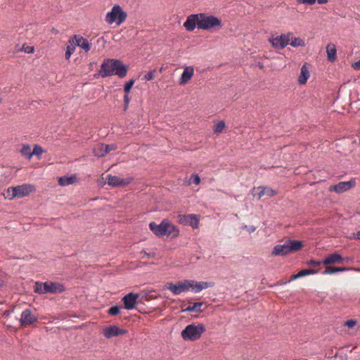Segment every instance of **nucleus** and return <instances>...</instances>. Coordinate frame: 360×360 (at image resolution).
<instances>
[{"mask_svg": "<svg viewBox=\"0 0 360 360\" xmlns=\"http://www.w3.org/2000/svg\"><path fill=\"white\" fill-rule=\"evenodd\" d=\"M222 25L223 23L220 18L205 13L191 14L184 22V27L188 32H192L195 28L205 30H219Z\"/></svg>", "mask_w": 360, "mask_h": 360, "instance_id": "1", "label": "nucleus"}, {"mask_svg": "<svg viewBox=\"0 0 360 360\" xmlns=\"http://www.w3.org/2000/svg\"><path fill=\"white\" fill-rule=\"evenodd\" d=\"M129 66L121 60L115 58H105L101 65L98 75L102 78L117 75L120 78L127 76Z\"/></svg>", "mask_w": 360, "mask_h": 360, "instance_id": "2", "label": "nucleus"}, {"mask_svg": "<svg viewBox=\"0 0 360 360\" xmlns=\"http://www.w3.org/2000/svg\"><path fill=\"white\" fill-rule=\"evenodd\" d=\"M304 247L303 242L298 240L287 239L283 245H276L271 252V256H285L298 252Z\"/></svg>", "mask_w": 360, "mask_h": 360, "instance_id": "3", "label": "nucleus"}, {"mask_svg": "<svg viewBox=\"0 0 360 360\" xmlns=\"http://www.w3.org/2000/svg\"><path fill=\"white\" fill-rule=\"evenodd\" d=\"M65 290V288L63 284L52 281H46L44 283L37 281L34 287V292L39 295L62 293Z\"/></svg>", "mask_w": 360, "mask_h": 360, "instance_id": "4", "label": "nucleus"}, {"mask_svg": "<svg viewBox=\"0 0 360 360\" xmlns=\"http://www.w3.org/2000/svg\"><path fill=\"white\" fill-rule=\"evenodd\" d=\"M205 331L206 328L203 323L195 325L193 323L185 327L181 335L186 341H195L199 340Z\"/></svg>", "mask_w": 360, "mask_h": 360, "instance_id": "5", "label": "nucleus"}, {"mask_svg": "<svg viewBox=\"0 0 360 360\" xmlns=\"http://www.w3.org/2000/svg\"><path fill=\"white\" fill-rule=\"evenodd\" d=\"M127 17V12L124 11L120 5L116 4L113 6L111 11L107 13L105 21L110 25L115 22L117 25H120L125 21Z\"/></svg>", "mask_w": 360, "mask_h": 360, "instance_id": "6", "label": "nucleus"}, {"mask_svg": "<svg viewBox=\"0 0 360 360\" xmlns=\"http://www.w3.org/2000/svg\"><path fill=\"white\" fill-rule=\"evenodd\" d=\"M192 283H193V280L185 279L175 284L172 282H167L165 283V288L171 290L174 295H179L191 289Z\"/></svg>", "mask_w": 360, "mask_h": 360, "instance_id": "7", "label": "nucleus"}, {"mask_svg": "<svg viewBox=\"0 0 360 360\" xmlns=\"http://www.w3.org/2000/svg\"><path fill=\"white\" fill-rule=\"evenodd\" d=\"M292 36V32L281 34L279 36L269 39V41L273 47L278 49H283L289 44Z\"/></svg>", "mask_w": 360, "mask_h": 360, "instance_id": "8", "label": "nucleus"}, {"mask_svg": "<svg viewBox=\"0 0 360 360\" xmlns=\"http://www.w3.org/2000/svg\"><path fill=\"white\" fill-rule=\"evenodd\" d=\"M178 221L179 224L186 226H191L193 229H198L200 222V215L191 214H179Z\"/></svg>", "mask_w": 360, "mask_h": 360, "instance_id": "9", "label": "nucleus"}, {"mask_svg": "<svg viewBox=\"0 0 360 360\" xmlns=\"http://www.w3.org/2000/svg\"><path fill=\"white\" fill-rule=\"evenodd\" d=\"M13 197L22 198L30 195L35 191V187L32 184H22L11 187Z\"/></svg>", "mask_w": 360, "mask_h": 360, "instance_id": "10", "label": "nucleus"}, {"mask_svg": "<svg viewBox=\"0 0 360 360\" xmlns=\"http://www.w3.org/2000/svg\"><path fill=\"white\" fill-rule=\"evenodd\" d=\"M150 231L159 238L167 236L168 231L167 219H163L160 224H157L155 221H151L149 224Z\"/></svg>", "mask_w": 360, "mask_h": 360, "instance_id": "11", "label": "nucleus"}, {"mask_svg": "<svg viewBox=\"0 0 360 360\" xmlns=\"http://www.w3.org/2000/svg\"><path fill=\"white\" fill-rule=\"evenodd\" d=\"M139 294L129 292L122 298L123 308L127 310H131L136 307L139 303Z\"/></svg>", "mask_w": 360, "mask_h": 360, "instance_id": "12", "label": "nucleus"}, {"mask_svg": "<svg viewBox=\"0 0 360 360\" xmlns=\"http://www.w3.org/2000/svg\"><path fill=\"white\" fill-rule=\"evenodd\" d=\"M106 179L108 185L112 187H125L132 182L134 177L129 176L126 179H121L119 176L108 174Z\"/></svg>", "mask_w": 360, "mask_h": 360, "instance_id": "13", "label": "nucleus"}, {"mask_svg": "<svg viewBox=\"0 0 360 360\" xmlns=\"http://www.w3.org/2000/svg\"><path fill=\"white\" fill-rule=\"evenodd\" d=\"M117 148L116 144H105L103 143H98L93 149V153L98 158H103L109 153L111 150Z\"/></svg>", "mask_w": 360, "mask_h": 360, "instance_id": "14", "label": "nucleus"}, {"mask_svg": "<svg viewBox=\"0 0 360 360\" xmlns=\"http://www.w3.org/2000/svg\"><path fill=\"white\" fill-rule=\"evenodd\" d=\"M356 186V181L354 179H352L347 181H340L338 184L330 186L329 187L330 191H335L337 193H342L345 191L349 190L350 188Z\"/></svg>", "mask_w": 360, "mask_h": 360, "instance_id": "15", "label": "nucleus"}, {"mask_svg": "<svg viewBox=\"0 0 360 360\" xmlns=\"http://www.w3.org/2000/svg\"><path fill=\"white\" fill-rule=\"evenodd\" d=\"M127 333L126 329L120 328L116 325H112L106 326L103 330V335L108 338H112L113 337H117L119 335H124Z\"/></svg>", "mask_w": 360, "mask_h": 360, "instance_id": "16", "label": "nucleus"}, {"mask_svg": "<svg viewBox=\"0 0 360 360\" xmlns=\"http://www.w3.org/2000/svg\"><path fill=\"white\" fill-rule=\"evenodd\" d=\"M345 259L348 257H342L340 254L335 252L328 255L323 260V264L328 266L332 264H342L345 263Z\"/></svg>", "mask_w": 360, "mask_h": 360, "instance_id": "17", "label": "nucleus"}, {"mask_svg": "<svg viewBox=\"0 0 360 360\" xmlns=\"http://www.w3.org/2000/svg\"><path fill=\"white\" fill-rule=\"evenodd\" d=\"M38 321L37 317L32 314L30 309L24 310L21 314L20 323L22 326H27Z\"/></svg>", "mask_w": 360, "mask_h": 360, "instance_id": "18", "label": "nucleus"}, {"mask_svg": "<svg viewBox=\"0 0 360 360\" xmlns=\"http://www.w3.org/2000/svg\"><path fill=\"white\" fill-rule=\"evenodd\" d=\"M72 39H74L76 46L80 47L85 51H89L91 49V44L89 43V41L86 38H84L82 36L75 34Z\"/></svg>", "mask_w": 360, "mask_h": 360, "instance_id": "19", "label": "nucleus"}, {"mask_svg": "<svg viewBox=\"0 0 360 360\" xmlns=\"http://www.w3.org/2000/svg\"><path fill=\"white\" fill-rule=\"evenodd\" d=\"M194 74V69L193 67L188 66L184 68V72L179 79V84L184 85L188 82Z\"/></svg>", "mask_w": 360, "mask_h": 360, "instance_id": "20", "label": "nucleus"}, {"mask_svg": "<svg viewBox=\"0 0 360 360\" xmlns=\"http://www.w3.org/2000/svg\"><path fill=\"white\" fill-rule=\"evenodd\" d=\"M214 285V283L212 282H206V281H200L197 282L193 281V283H192L191 290L194 292H198L203 289L212 287Z\"/></svg>", "mask_w": 360, "mask_h": 360, "instance_id": "21", "label": "nucleus"}, {"mask_svg": "<svg viewBox=\"0 0 360 360\" xmlns=\"http://www.w3.org/2000/svg\"><path fill=\"white\" fill-rule=\"evenodd\" d=\"M214 285V283L212 282H206V281H200L197 282L193 281V283H192L191 290L194 292H198L203 289L212 287Z\"/></svg>", "mask_w": 360, "mask_h": 360, "instance_id": "22", "label": "nucleus"}, {"mask_svg": "<svg viewBox=\"0 0 360 360\" xmlns=\"http://www.w3.org/2000/svg\"><path fill=\"white\" fill-rule=\"evenodd\" d=\"M327 59L328 61L333 63L337 59V49L333 44H329L326 46Z\"/></svg>", "mask_w": 360, "mask_h": 360, "instance_id": "23", "label": "nucleus"}, {"mask_svg": "<svg viewBox=\"0 0 360 360\" xmlns=\"http://www.w3.org/2000/svg\"><path fill=\"white\" fill-rule=\"evenodd\" d=\"M310 75L309 71L306 65V63L301 68L300 75L298 77L299 84L302 85L305 84L309 79Z\"/></svg>", "mask_w": 360, "mask_h": 360, "instance_id": "24", "label": "nucleus"}, {"mask_svg": "<svg viewBox=\"0 0 360 360\" xmlns=\"http://www.w3.org/2000/svg\"><path fill=\"white\" fill-rule=\"evenodd\" d=\"M77 180V176L75 174H72L70 176H63L58 178V184L60 186H65L75 183Z\"/></svg>", "mask_w": 360, "mask_h": 360, "instance_id": "25", "label": "nucleus"}, {"mask_svg": "<svg viewBox=\"0 0 360 360\" xmlns=\"http://www.w3.org/2000/svg\"><path fill=\"white\" fill-rule=\"evenodd\" d=\"M204 304L203 302H195L192 306H188L186 309H182V312H198L200 313L203 311V309H201V307Z\"/></svg>", "mask_w": 360, "mask_h": 360, "instance_id": "26", "label": "nucleus"}, {"mask_svg": "<svg viewBox=\"0 0 360 360\" xmlns=\"http://www.w3.org/2000/svg\"><path fill=\"white\" fill-rule=\"evenodd\" d=\"M167 225H168V231L169 233H167V236H171L172 238H176L179 235V228L172 224L168 219H167Z\"/></svg>", "mask_w": 360, "mask_h": 360, "instance_id": "27", "label": "nucleus"}, {"mask_svg": "<svg viewBox=\"0 0 360 360\" xmlns=\"http://www.w3.org/2000/svg\"><path fill=\"white\" fill-rule=\"evenodd\" d=\"M75 42L74 41V39H70L68 41V44H67L66 47V51H65V59L68 60L70 59L71 55L75 52Z\"/></svg>", "mask_w": 360, "mask_h": 360, "instance_id": "28", "label": "nucleus"}, {"mask_svg": "<svg viewBox=\"0 0 360 360\" xmlns=\"http://www.w3.org/2000/svg\"><path fill=\"white\" fill-rule=\"evenodd\" d=\"M289 44H290L293 47L305 46L304 41L302 39H301L300 37H294L293 35L292 36V38H290Z\"/></svg>", "mask_w": 360, "mask_h": 360, "instance_id": "29", "label": "nucleus"}, {"mask_svg": "<svg viewBox=\"0 0 360 360\" xmlns=\"http://www.w3.org/2000/svg\"><path fill=\"white\" fill-rule=\"evenodd\" d=\"M264 189L262 186L254 187L251 191L253 197L257 198V200H260L262 197L264 195Z\"/></svg>", "mask_w": 360, "mask_h": 360, "instance_id": "30", "label": "nucleus"}, {"mask_svg": "<svg viewBox=\"0 0 360 360\" xmlns=\"http://www.w3.org/2000/svg\"><path fill=\"white\" fill-rule=\"evenodd\" d=\"M32 151L31 150V147L27 144L23 145L20 150L22 155L27 158L28 159H30L32 157Z\"/></svg>", "mask_w": 360, "mask_h": 360, "instance_id": "31", "label": "nucleus"}, {"mask_svg": "<svg viewBox=\"0 0 360 360\" xmlns=\"http://www.w3.org/2000/svg\"><path fill=\"white\" fill-rule=\"evenodd\" d=\"M134 83H135V79H131L128 82H125V84L124 85V92L125 94H129Z\"/></svg>", "mask_w": 360, "mask_h": 360, "instance_id": "32", "label": "nucleus"}, {"mask_svg": "<svg viewBox=\"0 0 360 360\" xmlns=\"http://www.w3.org/2000/svg\"><path fill=\"white\" fill-rule=\"evenodd\" d=\"M121 307L116 304L110 307L108 310V314L110 316H117L120 312Z\"/></svg>", "mask_w": 360, "mask_h": 360, "instance_id": "33", "label": "nucleus"}, {"mask_svg": "<svg viewBox=\"0 0 360 360\" xmlns=\"http://www.w3.org/2000/svg\"><path fill=\"white\" fill-rule=\"evenodd\" d=\"M154 299L153 295H150V292H146L141 295H139V303L144 304L145 301H149Z\"/></svg>", "mask_w": 360, "mask_h": 360, "instance_id": "34", "label": "nucleus"}, {"mask_svg": "<svg viewBox=\"0 0 360 360\" xmlns=\"http://www.w3.org/2000/svg\"><path fill=\"white\" fill-rule=\"evenodd\" d=\"M226 124L224 121L221 120L219 121L217 124L214 125V133H220L225 128Z\"/></svg>", "mask_w": 360, "mask_h": 360, "instance_id": "35", "label": "nucleus"}, {"mask_svg": "<svg viewBox=\"0 0 360 360\" xmlns=\"http://www.w3.org/2000/svg\"><path fill=\"white\" fill-rule=\"evenodd\" d=\"M264 189V195L269 197H273L277 194V191L268 186H262Z\"/></svg>", "mask_w": 360, "mask_h": 360, "instance_id": "36", "label": "nucleus"}, {"mask_svg": "<svg viewBox=\"0 0 360 360\" xmlns=\"http://www.w3.org/2000/svg\"><path fill=\"white\" fill-rule=\"evenodd\" d=\"M44 153V149L39 145H34L33 150L32 152V155L40 156Z\"/></svg>", "mask_w": 360, "mask_h": 360, "instance_id": "37", "label": "nucleus"}, {"mask_svg": "<svg viewBox=\"0 0 360 360\" xmlns=\"http://www.w3.org/2000/svg\"><path fill=\"white\" fill-rule=\"evenodd\" d=\"M338 273L337 266H326L322 272L323 274H333Z\"/></svg>", "mask_w": 360, "mask_h": 360, "instance_id": "38", "label": "nucleus"}, {"mask_svg": "<svg viewBox=\"0 0 360 360\" xmlns=\"http://www.w3.org/2000/svg\"><path fill=\"white\" fill-rule=\"evenodd\" d=\"M156 72V69H154L150 72H148L145 76L144 79L147 81H150L154 79L155 73Z\"/></svg>", "mask_w": 360, "mask_h": 360, "instance_id": "39", "label": "nucleus"}, {"mask_svg": "<svg viewBox=\"0 0 360 360\" xmlns=\"http://www.w3.org/2000/svg\"><path fill=\"white\" fill-rule=\"evenodd\" d=\"M129 102H130V97H129V94H124V106H123L124 111H126L128 109Z\"/></svg>", "mask_w": 360, "mask_h": 360, "instance_id": "40", "label": "nucleus"}, {"mask_svg": "<svg viewBox=\"0 0 360 360\" xmlns=\"http://www.w3.org/2000/svg\"><path fill=\"white\" fill-rule=\"evenodd\" d=\"M306 264L307 265H311V266H319L321 264H323V262H322V261H317V260H315L314 259H309V260L307 261Z\"/></svg>", "mask_w": 360, "mask_h": 360, "instance_id": "41", "label": "nucleus"}, {"mask_svg": "<svg viewBox=\"0 0 360 360\" xmlns=\"http://www.w3.org/2000/svg\"><path fill=\"white\" fill-rule=\"evenodd\" d=\"M22 50L24 51L25 53H32L34 51V46H27L25 44H24L22 47Z\"/></svg>", "mask_w": 360, "mask_h": 360, "instance_id": "42", "label": "nucleus"}, {"mask_svg": "<svg viewBox=\"0 0 360 360\" xmlns=\"http://www.w3.org/2000/svg\"><path fill=\"white\" fill-rule=\"evenodd\" d=\"M190 180L195 185L200 183V178L198 174H192Z\"/></svg>", "mask_w": 360, "mask_h": 360, "instance_id": "43", "label": "nucleus"}, {"mask_svg": "<svg viewBox=\"0 0 360 360\" xmlns=\"http://www.w3.org/2000/svg\"><path fill=\"white\" fill-rule=\"evenodd\" d=\"M297 1L298 4H303L309 6L314 5L316 2V0H297Z\"/></svg>", "mask_w": 360, "mask_h": 360, "instance_id": "44", "label": "nucleus"}, {"mask_svg": "<svg viewBox=\"0 0 360 360\" xmlns=\"http://www.w3.org/2000/svg\"><path fill=\"white\" fill-rule=\"evenodd\" d=\"M4 195L5 196V198H8L9 200H12L15 198L13 197L11 187H9Z\"/></svg>", "mask_w": 360, "mask_h": 360, "instance_id": "45", "label": "nucleus"}, {"mask_svg": "<svg viewBox=\"0 0 360 360\" xmlns=\"http://www.w3.org/2000/svg\"><path fill=\"white\" fill-rule=\"evenodd\" d=\"M356 324V321L353 320V319L347 320L345 322V326H347L349 328H353Z\"/></svg>", "mask_w": 360, "mask_h": 360, "instance_id": "46", "label": "nucleus"}, {"mask_svg": "<svg viewBox=\"0 0 360 360\" xmlns=\"http://www.w3.org/2000/svg\"><path fill=\"white\" fill-rule=\"evenodd\" d=\"M141 253L144 254L148 258H154L156 255L154 252H147L145 250H143Z\"/></svg>", "mask_w": 360, "mask_h": 360, "instance_id": "47", "label": "nucleus"}, {"mask_svg": "<svg viewBox=\"0 0 360 360\" xmlns=\"http://www.w3.org/2000/svg\"><path fill=\"white\" fill-rule=\"evenodd\" d=\"M306 271H307V276L310 275V274H316L319 272V270H316V269H314L312 268L306 269Z\"/></svg>", "mask_w": 360, "mask_h": 360, "instance_id": "48", "label": "nucleus"}, {"mask_svg": "<svg viewBox=\"0 0 360 360\" xmlns=\"http://www.w3.org/2000/svg\"><path fill=\"white\" fill-rule=\"evenodd\" d=\"M352 269L350 267H345V266H337V271L338 272H342L345 271H348Z\"/></svg>", "mask_w": 360, "mask_h": 360, "instance_id": "49", "label": "nucleus"}, {"mask_svg": "<svg viewBox=\"0 0 360 360\" xmlns=\"http://www.w3.org/2000/svg\"><path fill=\"white\" fill-rule=\"evenodd\" d=\"M244 229H246L247 231L250 233H252V232H254L255 231V227L253 226H247V225H245L243 226Z\"/></svg>", "mask_w": 360, "mask_h": 360, "instance_id": "50", "label": "nucleus"}, {"mask_svg": "<svg viewBox=\"0 0 360 360\" xmlns=\"http://www.w3.org/2000/svg\"><path fill=\"white\" fill-rule=\"evenodd\" d=\"M297 273L300 278L307 276L306 269H302Z\"/></svg>", "mask_w": 360, "mask_h": 360, "instance_id": "51", "label": "nucleus"}, {"mask_svg": "<svg viewBox=\"0 0 360 360\" xmlns=\"http://www.w3.org/2000/svg\"><path fill=\"white\" fill-rule=\"evenodd\" d=\"M352 68L354 70H360V59L357 62H355L352 64Z\"/></svg>", "mask_w": 360, "mask_h": 360, "instance_id": "52", "label": "nucleus"}, {"mask_svg": "<svg viewBox=\"0 0 360 360\" xmlns=\"http://www.w3.org/2000/svg\"><path fill=\"white\" fill-rule=\"evenodd\" d=\"M300 278V276H299L298 273L295 274H292V275L291 276V277H290V280H289V282L292 281H295V280H296V279H297V278Z\"/></svg>", "mask_w": 360, "mask_h": 360, "instance_id": "53", "label": "nucleus"}, {"mask_svg": "<svg viewBox=\"0 0 360 360\" xmlns=\"http://www.w3.org/2000/svg\"><path fill=\"white\" fill-rule=\"evenodd\" d=\"M13 312V309H11V310H6L5 311H4L3 313V316L4 317H8L10 316V314Z\"/></svg>", "mask_w": 360, "mask_h": 360, "instance_id": "54", "label": "nucleus"}, {"mask_svg": "<svg viewBox=\"0 0 360 360\" xmlns=\"http://www.w3.org/2000/svg\"><path fill=\"white\" fill-rule=\"evenodd\" d=\"M316 1L318 2L319 4H325L328 3V0H316Z\"/></svg>", "mask_w": 360, "mask_h": 360, "instance_id": "55", "label": "nucleus"}, {"mask_svg": "<svg viewBox=\"0 0 360 360\" xmlns=\"http://www.w3.org/2000/svg\"><path fill=\"white\" fill-rule=\"evenodd\" d=\"M51 31L53 34H58V30L57 29H56L55 27H53Z\"/></svg>", "mask_w": 360, "mask_h": 360, "instance_id": "56", "label": "nucleus"}, {"mask_svg": "<svg viewBox=\"0 0 360 360\" xmlns=\"http://www.w3.org/2000/svg\"><path fill=\"white\" fill-rule=\"evenodd\" d=\"M286 282L285 281H283V280H280L278 281L276 285H283V284H285Z\"/></svg>", "mask_w": 360, "mask_h": 360, "instance_id": "57", "label": "nucleus"}, {"mask_svg": "<svg viewBox=\"0 0 360 360\" xmlns=\"http://www.w3.org/2000/svg\"><path fill=\"white\" fill-rule=\"evenodd\" d=\"M355 238L360 240V231L355 234Z\"/></svg>", "mask_w": 360, "mask_h": 360, "instance_id": "58", "label": "nucleus"}, {"mask_svg": "<svg viewBox=\"0 0 360 360\" xmlns=\"http://www.w3.org/2000/svg\"><path fill=\"white\" fill-rule=\"evenodd\" d=\"M5 285L4 281L0 278V288H2Z\"/></svg>", "mask_w": 360, "mask_h": 360, "instance_id": "59", "label": "nucleus"}, {"mask_svg": "<svg viewBox=\"0 0 360 360\" xmlns=\"http://www.w3.org/2000/svg\"><path fill=\"white\" fill-rule=\"evenodd\" d=\"M258 67H259L260 69H263V68H264V65H263V63H258Z\"/></svg>", "mask_w": 360, "mask_h": 360, "instance_id": "60", "label": "nucleus"}, {"mask_svg": "<svg viewBox=\"0 0 360 360\" xmlns=\"http://www.w3.org/2000/svg\"><path fill=\"white\" fill-rule=\"evenodd\" d=\"M94 64H95V63H94V62H91V63H90V64H89L90 68H92V67L94 66Z\"/></svg>", "mask_w": 360, "mask_h": 360, "instance_id": "61", "label": "nucleus"}, {"mask_svg": "<svg viewBox=\"0 0 360 360\" xmlns=\"http://www.w3.org/2000/svg\"><path fill=\"white\" fill-rule=\"evenodd\" d=\"M1 101H2V98H0V103H1Z\"/></svg>", "mask_w": 360, "mask_h": 360, "instance_id": "62", "label": "nucleus"}, {"mask_svg": "<svg viewBox=\"0 0 360 360\" xmlns=\"http://www.w3.org/2000/svg\"><path fill=\"white\" fill-rule=\"evenodd\" d=\"M348 261H349V259H345V262H348Z\"/></svg>", "mask_w": 360, "mask_h": 360, "instance_id": "63", "label": "nucleus"}]
</instances>
